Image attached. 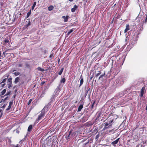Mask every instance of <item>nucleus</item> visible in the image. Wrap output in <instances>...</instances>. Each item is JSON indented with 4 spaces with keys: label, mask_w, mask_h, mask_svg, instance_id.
<instances>
[{
    "label": "nucleus",
    "mask_w": 147,
    "mask_h": 147,
    "mask_svg": "<svg viewBox=\"0 0 147 147\" xmlns=\"http://www.w3.org/2000/svg\"><path fill=\"white\" fill-rule=\"evenodd\" d=\"M41 113L39 115L36 121V123H38L39 120L43 118L45 114V113L44 112H42V111H41Z\"/></svg>",
    "instance_id": "nucleus-3"
},
{
    "label": "nucleus",
    "mask_w": 147,
    "mask_h": 147,
    "mask_svg": "<svg viewBox=\"0 0 147 147\" xmlns=\"http://www.w3.org/2000/svg\"><path fill=\"white\" fill-rule=\"evenodd\" d=\"M30 25V21H29L28 23L27 24H26L24 27V29L26 28L28 26H29Z\"/></svg>",
    "instance_id": "nucleus-20"
},
{
    "label": "nucleus",
    "mask_w": 147,
    "mask_h": 147,
    "mask_svg": "<svg viewBox=\"0 0 147 147\" xmlns=\"http://www.w3.org/2000/svg\"><path fill=\"white\" fill-rule=\"evenodd\" d=\"M147 22V19H146V18L145 19V20H143V24L144 23H146Z\"/></svg>",
    "instance_id": "nucleus-36"
},
{
    "label": "nucleus",
    "mask_w": 147,
    "mask_h": 147,
    "mask_svg": "<svg viewBox=\"0 0 147 147\" xmlns=\"http://www.w3.org/2000/svg\"><path fill=\"white\" fill-rule=\"evenodd\" d=\"M54 8L53 6L52 5H51L48 8V9L49 11L52 10Z\"/></svg>",
    "instance_id": "nucleus-15"
},
{
    "label": "nucleus",
    "mask_w": 147,
    "mask_h": 147,
    "mask_svg": "<svg viewBox=\"0 0 147 147\" xmlns=\"http://www.w3.org/2000/svg\"><path fill=\"white\" fill-rule=\"evenodd\" d=\"M85 89H86V92H85V96H86L87 95V94H88L89 92V94H90V88L88 87L87 88L86 87H85Z\"/></svg>",
    "instance_id": "nucleus-5"
},
{
    "label": "nucleus",
    "mask_w": 147,
    "mask_h": 147,
    "mask_svg": "<svg viewBox=\"0 0 147 147\" xmlns=\"http://www.w3.org/2000/svg\"><path fill=\"white\" fill-rule=\"evenodd\" d=\"M130 30V26L129 24L126 25V28L124 30V32H126L127 31Z\"/></svg>",
    "instance_id": "nucleus-10"
},
{
    "label": "nucleus",
    "mask_w": 147,
    "mask_h": 147,
    "mask_svg": "<svg viewBox=\"0 0 147 147\" xmlns=\"http://www.w3.org/2000/svg\"><path fill=\"white\" fill-rule=\"evenodd\" d=\"M5 85V83H4L3 84L2 86H4Z\"/></svg>",
    "instance_id": "nucleus-49"
},
{
    "label": "nucleus",
    "mask_w": 147,
    "mask_h": 147,
    "mask_svg": "<svg viewBox=\"0 0 147 147\" xmlns=\"http://www.w3.org/2000/svg\"><path fill=\"white\" fill-rule=\"evenodd\" d=\"M7 85L8 86V88H9L10 87H11L12 86V84H7Z\"/></svg>",
    "instance_id": "nucleus-35"
},
{
    "label": "nucleus",
    "mask_w": 147,
    "mask_h": 147,
    "mask_svg": "<svg viewBox=\"0 0 147 147\" xmlns=\"http://www.w3.org/2000/svg\"><path fill=\"white\" fill-rule=\"evenodd\" d=\"M65 78H63L61 80V82L65 83Z\"/></svg>",
    "instance_id": "nucleus-29"
},
{
    "label": "nucleus",
    "mask_w": 147,
    "mask_h": 147,
    "mask_svg": "<svg viewBox=\"0 0 147 147\" xmlns=\"http://www.w3.org/2000/svg\"><path fill=\"white\" fill-rule=\"evenodd\" d=\"M6 90L5 89H4L1 92V95H3L6 92Z\"/></svg>",
    "instance_id": "nucleus-24"
},
{
    "label": "nucleus",
    "mask_w": 147,
    "mask_h": 147,
    "mask_svg": "<svg viewBox=\"0 0 147 147\" xmlns=\"http://www.w3.org/2000/svg\"><path fill=\"white\" fill-rule=\"evenodd\" d=\"M48 107L47 105L45 106L43 109L41 110L42 112H44V113L47 112L48 110Z\"/></svg>",
    "instance_id": "nucleus-6"
},
{
    "label": "nucleus",
    "mask_w": 147,
    "mask_h": 147,
    "mask_svg": "<svg viewBox=\"0 0 147 147\" xmlns=\"http://www.w3.org/2000/svg\"><path fill=\"white\" fill-rule=\"evenodd\" d=\"M45 83V82H42L41 83V84L42 85H43Z\"/></svg>",
    "instance_id": "nucleus-47"
},
{
    "label": "nucleus",
    "mask_w": 147,
    "mask_h": 147,
    "mask_svg": "<svg viewBox=\"0 0 147 147\" xmlns=\"http://www.w3.org/2000/svg\"><path fill=\"white\" fill-rule=\"evenodd\" d=\"M7 84H12V78H10L8 79V82H7Z\"/></svg>",
    "instance_id": "nucleus-18"
},
{
    "label": "nucleus",
    "mask_w": 147,
    "mask_h": 147,
    "mask_svg": "<svg viewBox=\"0 0 147 147\" xmlns=\"http://www.w3.org/2000/svg\"><path fill=\"white\" fill-rule=\"evenodd\" d=\"M37 70L38 71H45L44 69L40 67H38L37 68Z\"/></svg>",
    "instance_id": "nucleus-21"
},
{
    "label": "nucleus",
    "mask_w": 147,
    "mask_h": 147,
    "mask_svg": "<svg viewBox=\"0 0 147 147\" xmlns=\"http://www.w3.org/2000/svg\"><path fill=\"white\" fill-rule=\"evenodd\" d=\"M63 69H64V68H62L60 70V71L58 73V74L59 75H61V74L63 71Z\"/></svg>",
    "instance_id": "nucleus-26"
},
{
    "label": "nucleus",
    "mask_w": 147,
    "mask_h": 147,
    "mask_svg": "<svg viewBox=\"0 0 147 147\" xmlns=\"http://www.w3.org/2000/svg\"><path fill=\"white\" fill-rule=\"evenodd\" d=\"M32 125H31L29 126L28 129V131H31L32 129Z\"/></svg>",
    "instance_id": "nucleus-16"
},
{
    "label": "nucleus",
    "mask_w": 147,
    "mask_h": 147,
    "mask_svg": "<svg viewBox=\"0 0 147 147\" xmlns=\"http://www.w3.org/2000/svg\"><path fill=\"white\" fill-rule=\"evenodd\" d=\"M142 145H141V147H142Z\"/></svg>",
    "instance_id": "nucleus-56"
},
{
    "label": "nucleus",
    "mask_w": 147,
    "mask_h": 147,
    "mask_svg": "<svg viewBox=\"0 0 147 147\" xmlns=\"http://www.w3.org/2000/svg\"><path fill=\"white\" fill-rule=\"evenodd\" d=\"M105 74H103L102 75H100V76L99 77V79H100V78H101L102 77H103V76H104V75H105Z\"/></svg>",
    "instance_id": "nucleus-39"
},
{
    "label": "nucleus",
    "mask_w": 147,
    "mask_h": 147,
    "mask_svg": "<svg viewBox=\"0 0 147 147\" xmlns=\"http://www.w3.org/2000/svg\"><path fill=\"white\" fill-rule=\"evenodd\" d=\"M6 106V105L4 104L1 107V108L4 109L5 107Z\"/></svg>",
    "instance_id": "nucleus-41"
},
{
    "label": "nucleus",
    "mask_w": 147,
    "mask_h": 147,
    "mask_svg": "<svg viewBox=\"0 0 147 147\" xmlns=\"http://www.w3.org/2000/svg\"><path fill=\"white\" fill-rule=\"evenodd\" d=\"M94 103H95V102H94L93 103H92V105H91V108H92L93 107V106H94Z\"/></svg>",
    "instance_id": "nucleus-40"
},
{
    "label": "nucleus",
    "mask_w": 147,
    "mask_h": 147,
    "mask_svg": "<svg viewBox=\"0 0 147 147\" xmlns=\"http://www.w3.org/2000/svg\"><path fill=\"white\" fill-rule=\"evenodd\" d=\"M32 101V99H30L29 100L28 103L27 104L29 105L31 103V102Z\"/></svg>",
    "instance_id": "nucleus-37"
},
{
    "label": "nucleus",
    "mask_w": 147,
    "mask_h": 147,
    "mask_svg": "<svg viewBox=\"0 0 147 147\" xmlns=\"http://www.w3.org/2000/svg\"><path fill=\"white\" fill-rule=\"evenodd\" d=\"M83 105L82 104L80 105L78 107V112L80 111L83 108Z\"/></svg>",
    "instance_id": "nucleus-12"
},
{
    "label": "nucleus",
    "mask_w": 147,
    "mask_h": 147,
    "mask_svg": "<svg viewBox=\"0 0 147 147\" xmlns=\"http://www.w3.org/2000/svg\"><path fill=\"white\" fill-rule=\"evenodd\" d=\"M18 67H22V64H21V63H19L18 64Z\"/></svg>",
    "instance_id": "nucleus-42"
},
{
    "label": "nucleus",
    "mask_w": 147,
    "mask_h": 147,
    "mask_svg": "<svg viewBox=\"0 0 147 147\" xmlns=\"http://www.w3.org/2000/svg\"><path fill=\"white\" fill-rule=\"evenodd\" d=\"M113 121V120H111L108 121L105 124V127L106 129H108L111 127L112 125V123Z\"/></svg>",
    "instance_id": "nucleus-2"
},
{
    "label": "nucleus",
    "mask_w": 147,
    "mask_h": 147,
    "mask_svg": "<svg viewBox=\"0 0 147 147\" xmlns=\"http://www.w3.org/2000/svg\"><path fill=\"white\" fill-rule=\"evenodd\" d=\"M74 31V29L72 28L70 29L69 31L68 32V34H69L71 33Z\"/></svg>",
    "instance_id": "nucleus-30"
},
{
    "label": "nucleus",
    "mask_w": 147,
    "mask_h": 147,
    "mask_svg": "<svg viewBox=\"0 0 147 147\" xmlns=\"http://www.w3.org/2000/svg\"><path fill=\"white\" fill-rule=\"evenodd\" d=\"M49 88V87L48 86H46L44 88L45 90L43 91L42 93V94H41V95H44L45 94V93L46 91H45V90H46L48 89Z\"/></svg>",
    "instance_id": "nucleus-14"
},
{
    "label": "nucleus",
    "mask_w": 147,
    "mask_h": 147,
    "mask_svg": "<svg viewBox=\"0 0 147 147\" xmlns=\"http://www.w3.org/2000/svg\"><path fill=\"white\" fill-rule=\"evenodd\" d=\"M20 145L19 144H17V145L15 147H20Z\"/></svg>",
    "instance_id": "nucleus-46"
},
{
    "label": "nucleus",
    "mask_w": 147,
    "mask_h": 147,
    "mask_svg": "<svg viewBox=\"0 0 147 147\" xmlns=\"http://www.w3.org/2000/svg\"><path fill=\"white\" fill-rule=\"evenodd\" d=\"M13 104V102L12 101H11L9 102V105L8 108L6 109V111H7L9 110L10 109V108L11 107V106Z\"/></svg>",
    "instance_id": "nucleus-11"
},
{
    "label": "nucleus",
    "mask_w": 147,
    "mask_h": 147,
    "mask_svg": "<svg viewBox=\"0 0 147 147\" xmlns=\"http://www.w3.org/2000/svg\"><path fill=\"white\" fill-rule=\"evenodd\" d=\"M12 49H7V50H6L5 51V52H4L3 53V54L5 56V55H7V54H6L5 53V52H7L8 50H12Z\"/></svg>",
    "instance_id": "nucleus-28"
},
{
    "label": "nucleus",
    "mask_w": 147,
    "mask_h": 147,
    "mask_svg": "<svg viewBox=\"0 0 147 147\" xmlns=\"http://www.w3.org/2000/svg\"><path fill=\"white\" fill-rule=\"evenodd\" d=\"M3 112L1 109L0 110V118H1L3 115Z\"/></svg>",
    "instance_id": "nucleus-31"
},
{
    "label": "nucleus",
    "mask_w": 147,
    "mask_h": 147,
    "mask_svg": "<svg viewBox=\"0 0 147 147\" xmlns=\"http://www.w3.org/2000/svg\"><path fill=\"white\" fill-rule=\"evenodd\" d=\"M36 1L34 2L33 3V4L32 5V8L31 9H32V10H33L34 9V7L36 5Z\"/></svg>",
    "instance_id": "nucleus-22"
},
{
    "label": "nucleus",
    "mask_w": 147,
    "mask_h": 147,
    "mask_svg": "<svg viewBox=\"0 0 147 147\" xmlns=\"http://www.w3.org/2000/svg\"><path fill=\"white\" fill-rule=\"evenodd\" d=\"M13 74L15 75L16 76H17L19 75L20 73L19 72H15Z\"/></svg>",
    "instance_id": "nucleus-32"
},
{
    "label": "nucleus",
    "mask_w": 147,
    "mask_h": 147,
    "mask_svg": "<svg viewBox=\"0 0 147 147\" xmlns=\"http://www.w3.org/2000/svg\"><path fill=\"white\" fill-rule=\"evenodd\" d=\"M146 18L147 19V14L146 15Z\"/></svg>",
    "instance_id": "nucleus-53"
},
{
    "label": "nucleus",
    "mask_w": 147,
    "mask_h": 147,
    "mask_svg": "<svg viewBox=\"0 0 147 147\" xmlns=\"http://www.w3.org/2000/svg\"><path fill=\"white\" fill-rule=\"evenodd\" d=\"M53 56V54H51V55H50V57L51 58V57H52Z\"/></svg>",
    "instance_id": "nucleus-45"
},
{
    "label": "nucleus",
    "mask_w": 147,
    "mask_h": 147,
    "mask_svg": "<svg viewBox=\"0 0 147 147\" xmlns=\"http://www.w3.org/2000/svg\"><path fill=\"white\" fill-rule=\"evenodd\" d=\"M145 89V87H143L141 90V94H144Z\"/></svg>",
    "instance_id": "nucleus-23"
},
{
    "label": "nucleus",
    "mask_w": 147,
    "mask_h": 147,
    "mask_svg": "<svg viewBox=\"0 0 147 147\" xmlns=\"http://www.w3.org/2000/svg\"><path fill=\"white\" fill-rule=\"evenodd\" d=\"M6 79L5 78V79H4L2 81V82H1V83H5L6 81Z\"/></svg>",
    "instance_id": "nucleus-38"
},
{
    "label": "nucleus",
    "mask_w": 147,
    "mask_h": 147,
    "mask_svg": "<svg viewBox=\"0 0 147 147\" xmlns=\"http://www.w3.org/2000/svg\"><path fill=\"white\" fill-rule=\"evenodd\" d=\"M98 72H99L98 73H97L96 74L95 76V77H97L101 74V72L100 71H98Z\"/></svg>",
    "instance_id": "nucleus-33"
},
{
    "label": "nucleus",
    "mask_w": 147,
    "mask_h": 147,
    "mask_svg": "<svg viewBox=\"0 0 147 147\" xmlns=\"http://www.w3.org/2000/svg\"><path fill=\"white\" fill-rule=\"evenodd\" d=\"M78 6L77 5H75L74 6L73 8L71 9V11L72 12H75L76 9L78 8Z\"/></svg>",
    "instance_id": "nucleus-8"
},
{
    "label": "nucleus",
    "mask_w": 147,
    "mask_h": 147,
    "mask_svg": "<svg viewBox=\"0 0 147 147\" xmlns=\"http://www.w3.org/2000/svg\"><path fill=\"white\" fill-rule=\"evenodd\" d=\"M113 45V43H112V44L110 45H109V47H110L111 46Z\"/></svg>",
    "instance_id": "nucleus-50"
},
{
    "label": "nucleus",
    "mask_w": 147,
    "mask_h": 147,
    "mask_svg": "<svg viewBox=\"0 0 147 147\" xmlns=\"http://www.w3.org/2000/svg\"><path fill=\"white\" fill-rule=\"evenodd\" d=\"M8 98V97H7L6 98H5L3 100V102H4L7 99V98Z\"/></svg>",
    "instance_id": "nucleus-43"
},
{
    "label": "nucleus",
    "mask_w": 147,
    "mask_h": 147,
    "mask_svg": "<svg viewBox=\"0 0 147 147\" xmlns=\"http://www.w3.org/2000/svg\"><path fill=\"white\" fill-rule=\"evenodd\" d=\"M109 41H109V40H108V41H107L108 43L109 42Z\"/></svg>",
    "instance_id": "nucleus-54"
},
{
    "label": "nucleus",
    "mask_w": 147,
    "mask_h": 147,
    "mask_svg": "<svg viewBox=\"0 0 147 147\" xmlns=\"http://www.w3.org/2000/svg\"><path fill=\"white\" fill-rule=\"evenodd\" d=\"M71 2L73 0H69Z\"/></svg>",
    "instance_id": "nucleus-52"
},
{
    "label": "nucleus",
    "mask_w": 147,
    "mask_h": 147,
    "mask_svg": "<svg viewBox=\"0 0 147 147\" xmlns=\"http://www.w3.org/2000/svg\"><path fill=\"white\" fill-rule=\"evenodd\" d=\"M11 92L10 91L7 92L6 93V94L4 96H7L8 95H9L10 94Z\"/></svg>",
    "instance_id": "nucleus-34"
},
{
    "label": "nucleus",
    "mask_w": 147,
    "mask_h": 147,
    "mask_svg": "<svg viewBox=\"0 0 147 147\" xmlns=\"http://www.w3.org/2000/svg\"><path fill=\"white\" fill-rule=\"evenodd\" d=\"M115 132L114 129H112L109 131V133H114Z\"/></svg>",
    "instance_id": "nucleus-27"
},
{
    "label": "nucleus",
    "mask_w": 147,
    "mask_h": 147,
    "mask_svg": "<svg viewBox=\"0 0 147 147\" xmlns=\"http://www.w3.org/2000/svg\"><path fill=\"white\" fill-rule=\"evenodd\" d=\"M5 31V28H3L2 27L0 28V32H4Z\"/></svg>",
    "instance_id": "nucleus-25"
},
{
    "label": "nucleus",
    "mask_w": 147,
    "mask_h": 147,
    "mask_svg": "<svg viewBox=\"0 0 147 147\" xmlns=\"http://www.w3.org/2000/svg\"><path fill=\"white\" fill-rule=\"evenodd\" d=\"M4 41L5 42L7 43L8 42H9V40H5Z\"/></svg>",
    "instance_id": "nucleus-44"
},
{
    "label": "nucleus",
    "mask_w": 147,
    "mask_h": 147,
    "mask_svg": "<svg viewBox=\"0 0 147 147\" xmlns=\"http://www.w3.org/2000/svg\"><path fill=\"white\" fill-rule=\"evenodd\" d=\"M69 133L68 135L65 137L66 139L67 140L69 139L74 136L76 134V132L73 131H69Z\"/></svg>",
    "instance_id": "nucleus-1"
},
{
    "label": "nucleus",
    "mask_w": 147,
    "mask_h": 147,
    "mask_svg": "<svg viewBox=\"0 0 147 147\" xmlns=\"http://www.w3.org/2000/svg\"><path fill=\"white\" fill-rule=\"evenodd\" d=\"M62 18L64 19V22H67L69 18V16H63Z\"/></svg>",
    "instance_id": "nucleus-7"
},
{
    "label": "nucleus",
    "mask_w": 147,
    "mask_h": 147,
    "mask_svg": "<svg viewBox=\"0 0 147 147\" xmlns=\"http://www.w3.org/2000/svg\"><path fill=\"white\" fill-rule=\"evenodd\" d=\"M88 116L87 115H85L84 117H83L82 118V121L84 122L86 121L88 119Z\"/></svg>",
    "instance_id": "nucleus-4"
},
{
    "label": "nucleus",
    "mask_w": 147,
    "mask_h": 147,
    "mask_svg": "<svg viewBox=\"0 0 147 147\" xmlns=\"http://www.w3.org/2000/svg\"><path fill=\"white\" fill-rule=\"evenodd\" d=\"M31 9H30V11L27 13V16L26 17V19L28 18L29 16L31 14Z\"/></svg>",
    "instance_id": "nucleus-19"
},
{
    "label": "nucleus",
    "mask_w": 147,
    "mask_h": 147,
    "mask_svg": "<svg viewBox=\"0 0 147 147\" xmlns=\"http://www.w3.org/2000/svg\"><path fill=\"white\" fill-rule=\"evenodd\" d=\"M80 87L82 84L84 82L83 78L81 76L80 77Z\"/></svg>",
    "instance_id": "nucleus-13"
},
{
    "label": "nucleus",
    "mask_w": 147,
    "mask_h": 147,
    "mask_svg": "<svg viewBox=\"0 0 147 147\" xmlns=\"http://www.w3.org/2000/svg\"><path fill=\"white\" fill-rule=\"evenodd\" d=\"M1 55V52H0V55Z\"/></svg>",
    "instance_id": "nucleus-55"
},
{
    "label": "nucleus",
    "mask_w": 147,
    "mask_h": 147,
    "mask_svg": "<svg viewBox=\"0 0 147 147\" xmlns=\"http://www.w3.org/2000/svg\"><path fill=\"white\" fill-rule=\"evenodd\" d=\"M119 139L120 138H117L115 140L112 142L111 143V144L114 146H115V145L118 142V141L119 140Z\"/></svg>",
    "instance_id": "nucleus-9"
},
{
    "label": "nucleus",
    "mask_w": 147,
    "mask_h": 147,
    "mask_svg": "<svg viewBox=\"0 0 147 147\" xmlns=\"http://www.w3.org/2000/svg\"><path fill=\"white\" fill-rule=\"evenodd\" d=\"M143 94H141L140 95V96L141 97H142L143 96Z\"/></svg>",
    "instance_id": "nucleus-48"
},
{
    "label": "nucleus",
    "mask_w": 147,
    "mask_h": 147,
    "mask_svg": "<svg viewBox=\"0 0 147 147\" xmlns=\"http://www.w3.org/2000/svg\"><path fill=\"white\" fill-rule=\"evenodd\" d=\"M3 99H2V100H1V102H0V103H1L2 102H3Z\"/></svg>",
    "instance_id": "nucleus-51"
},
{
    "label": "nucleus",
    "mask_w": 147,
    "mask_h": 147,
    "mask_svg": "<svg viewBox=\"0 0 147 147\" xmlns=\"http://www.w3.org/2000/svg\"><path fill=\"white\" fill-rule=\"evenodd\" d=\"M20 80L19 78L18 77H17L15 78V81L14 82L15 84H17L19 81Z\"/></svg>",
    "instance_id": "nucleus-17"
}]
</instances>
